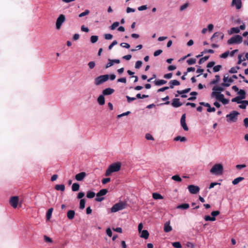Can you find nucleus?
<instances>
[{"instance_id": "f257e3e1", "label": "nucleus", "mask_w": 248, "mask_h": 248, "mask_svg": "<svg viewBox=\"0 0 248 248\" xmlns=\"http://www.w3.org/2000/svg\"><path fill=\"white\" fill-rule=\"evenodd\" d=\"M121 166L122 163L120 162H117L111 164L106 170L105 176H109L112 173L119 171L121 170Z\"/></svg>"}, {"instance_id": "f03ea898", "label": "nucleus", "mask_w": 248, "mask_h": 248, "mask_svg": "<svg viewBox=\"0 0 248 248\" xmlns=\"http://www.w3.org/2000/svg\"><path fill=\"white\" fill-rule=\"evenodd\" d=\"M212 174L216 175H222L223 172V167L221 164H216L210 170Z\"/></svg>"}, {"instance_id": "7ed1b4c3", "label": "nucleus", "mask_w": 248, "mask_h": 248, "mask_svg": "<svg viewBox=\"0 0 248 248\" xmlns=\"http://www.w3.org/2000/svg\"><path fill=\"white\" fill-rule=\"evenodd\" d=\"M109 78V75H104L97 77L94 79V83L96 85L98 86L104 82L107 81Z\"/></svg>"}, {"instance_id": "20e7f679", "label": "nucleus", "mask_w": 248, "mask_h": 248, "mask_svg": "<svg viewBox=\"0 0 248 248\" xmlns=\"http://www.w3.org/2000/svg\"><path fill=\"white\" fill-rule=\"evenodd\" d=\"M243 41L242 37L239 35H236L232 37L227 41V43L229 45L233 44H240Z\"/></svg>"}, {"instance_id": "39448f33", "label": "nucleus", "mask_w": 248, "mask_h": 248, "mask_svg": "<svg viewBox=\"0 0 248 248\" xmlns=\"http://www.w3.org/2000/svg\"><path fill=\"white\" fill-rule=\"evenodd\" d=\"M125 203L124 202H119L115 204L111 208V212L115 213L125 208Z\"/></svg>"}, {"instance_id": "423d86ee", "label": "nucleus", "mask_w": 248, "mask_h": 248, "mask_svg": "<svg viewBox=\"0 0 248 248\" xmlns=\"http://www.w3.org/2000/svg\"><path fill=\"white\" fill-rule=\"evenodd\" d=\"M239 113L236 111H232L229 114L227 115L226 118L228 121L236 122L237 120V116Z\"/></svg>"}, {"instance_id": "0eeeda50", "label": "nucleus", "mask_w": 248, "mask_h": 248, "mask_svg": "<svg viewBox=\"0 0 248 248\" xmlns=\"http://www.w3.org/2000/svg\"><path fill=\"white\" fill-rule=\"evenodd\" d=\"M65 21V16L63 14H61L57 18L56 22V27L57 30H60L62 23Z\"/></svg>"}, {"instance_id": "6e6552de", "label": "nucleus", "mask_w": 248, "mask_h": 248, "mask_svg": "<svg viewBox=\"0 0 248 248\" xmlns=\"http://www.w3.org/2000/svg\"><path fill=\"white\" fill-rule=\"evenodd\" d=\"M19 201V198L17 196H13L10 198L9 203L10 205L14 208H16L17 206Z\"/></svg>"}, {"instance_id": "1a4fd4ad", "label": "nucleus", "mask_w": 248, "mask_h": 248, "mask_svg": "<svg viewBox=\"0 0 248 248\" xmlns=\"http://www.w3.org/2000/svg\"><path fill=\"white\" fill-rule=\"evenodd\" d=\"M187 188L189 192L193 194H197L200 191L199 186L192 185L188 186Z\"/></svg>"}, {"instance_id": "9d476101", "label": "nucleus", "mask_w": 248, "mask_h": 248, "mask_svg": "<svg viewBox=\"0 0 248 248\" xmlns=\"http://www.w3.org/2000/svg\"><path fill=\"white\" fill-rule=\"evenodd\" d=\"M86 176V173L85 172H80L75 175V179L78 181H82Z\"/></svg>"}, {"instance_id": "9b49d317", "label": "nucleus", "mask_w": 248, "mask_h": 248, "mask_svg": "<svg viewBox=\"0 0 248 248\" xmlns=\"http://www.w3.org/2000/svg\"><path fill=\"white\" fill-rule=\"evenodd\" d=\"M232 6H235L237 9H240L242 6V2L241 0H232Z\"/></svg>"}, {"instance_id": "f8f14e48", "label": "nucleus", "mask_w": 248, "mask_h": 248, "mask_svg": "<svg viewBox=\"0 0 248 248\" xmlns=\"http://www.w3.org/2000/svg\"><path fill=\"white\" fill-rule=\"evenodd\" d=\"M171 105L175 108H178L182 105V103L180 102V99L178 98H174L172 100Z\"/></svg>"}, {"instance_id": "ddd939ff", "label": "nucleus", "mask_w": 248, "mask_h": 248, "mask_svg": "<svg viewBox=\"0 0 248 248\" xmlns=\"http://www.w3.org/2000/svg\"><path fill=\"white\" fill-rule=\"evenodd\" d=\"M172 230V227L170 226V222L167 221L164 224V231L165 232H169Z\"/></svg>"}, {"instance_id": "4468645a", "label": "nucleus", "mask_w": 248, "mask_h": 248, "mask_svg": "<svg viewBox=\"0 0 248 248\" xmlns=\"http://www.w3.org/2000/svg\"><path fill=\"white\" fill-rule=\"evenodd\" d=\"M114 90L110 88H107L103 91L104 95H110L114 92Z\"/></svg>"}, {"instance_id": "2eb2a0df", "label": "nucleus", "mask_w": 248, "mask_h": 248, "mask_svg": "<svg viewBox=\"0 0 248 248\" xmlns=\"http://www.w3.org/2000/svg\"><path fill=\"white\" fill-rule=\"evenodd\" d=\"M170 87L171 89L173 88L174 86H178L180 84V83L179 81L177 80H171L169 82Z\"/></svg>"}, {"instance_id": "dca6fc26", "label": "nucleus", "mask_w": 248, "mask_h": 248, "mask_svg": "<svg viewBox=\"0 0 248 248\" xmlns=\"http://www.w3.org/2000/svg\"><path fill=\"white\" fill-rule=\"evenodd\" d=\"M75 212L74 210H70L67 212V216L69 219L72 220L74 218Z\"/></svg>"}, {"instance_id": "f3484780", "label": "nucleus", "mask_w": 248, "mask_h": 248, "mask_svg": "<svg viewBox=\"0 0 248 248\" xmlns=\"http://www.w3.org/2000/svg\"><path fill=\"white\" fill-rule=\"evenodd\" d=\"M228 79H229V77L228 76H226L225 75L223 77V83H222L221 84V85L222 86H224V87H229L230 86V83H227L228 81Z\"/></svg>"}, {"instance_id": "a211bd4d", "label": "nucleus", "mask_w": 248, "mask_h": 248, "mask_svg": "<svg viewBox=\"0 0 248 248\" xmlns=\"http://www.w3.org/2000/svg\"><path fill=\"white\" fill-rule=\"evenodd\" d=\"M108 189H102L96 194V197H100L105 195L108 193Z\"/></svg>"}, {"instance_id": "6ab92c4d", "label": "nucleus", "mask_w": 248, "mask_h": 248, "mask_svg": "<svg viewBox=\"0 0 248 248\" xmlns=\"http://www.w3.org/2000/svg\"><path fill=\"white\" fill-rule=\"evenodd\" d=\"M216 37H220L221 40L223 39L224 37V34L223 33L220 32H216L214 33L213 35L212 36L211 39L216 38Z\"/></svg>"}, {"instance_id": "aec40b11", "label": "nucleus", "mask_w": 248, "mask_h": 248, "mask_svg": "<svg viewBox=\"0 0 248 248\" xmlns=\"http://www.w3.org/2000/svg\"><path fill=\"white\" fill-rule=\"evenodd\" d=\"M97 102L100 105H103L105 103L104 95H100L97 98Z\"/></svg>"}, {"instance_id": "412c9836", "label": "nucleus", "mask_w": 248, "mask_h": 248, "mask_svg": "<svg viewBox=\"0 0 248 248\" xmlns=\"http://www.w3.org/2000/svg\"><path fill=\"white\" fill-rule=\"evenodd\" d=\"M55 188L57 190L64 191L65 190V186L63 184L57 185L55 186Z\"/></svg>"}, {"instance_id": "4be33fe9", "label": "nucleus", "mask_w": 248, "mask_h": 248, "mask_svg": "<svg viewBox=\"0 0 248 248\" xmlns=\"http://www.w3.org/2000/svg\"><path fill=\"white\" fill-rule=\"evenodd\" d=\"M189 207V205L188 203H183L179 205L177 207V209H187Z\"/></svg>"}, {"instance_id": "5701e85b", "label": "nucleus", "mask_w": 248, "mask_h": 248, "mask_svg": "<svg viewBox=\"0 0 248 248\" xmlns=\"http://www.w3.org/2000/svg\"><path fill=\"white\" fill-rule=\"evenodd\" d=\"M149 233L147 230H143L141 232L140 237L145 239H147L149 237Z\"/></svg>"}, {"instance_id": "b1692460", "label": "nucleus", "mask_w": 248, "mask_h": 248, "mask_svg": "<svg viewBox=\"0 0 248 248\" xmlns=\"http://www.w3.org/2000/svg\"><path fill=\"white\" fill-rule=\"evenodd\" d=\"M244 179V177H237L235 179H234L232 182V183L233 184V185H237V184H238L240 182L242 181V180H243Z\"/></svg>"}, {"instance_id": "393cba45", "label": "nucleus", "mask_w": 248, "mask_h": 248, "mask_svg": "<svg viewBox=\"0 0 248 248\" xmlns=\"http://www.w3.org/2000/svg\"><path fill=\"white\" fill-rule=\"evenodd\" d=\"M79 185L78 183H75L72 185V190L73 191H77L79 189Z\"/></svg>"}, {"instance_id": "a878e982", "label": "nucleus", "mask_w": 248, "mask_h": 248, "mask_svg": "<svg viewBox=\"0 0 248 248\" xmlns=\"http://www.w3.org/2000/svg\"><path fill=\"white\" fill-rule=\"evenodd\" d=\"M153 198L155 200H159V199H163V197L160 194L157 193H153Z\"/></svg>"}, {"instance_id": "bb28decb", "label": "nucleus", "mask_w": 248, "mask_h": 248, "mask_svg": "<svg viewBox=\"0 0 248 248\" xmlns=\"http://www.w3.org/2000/svg\"><path fill=\"white\" fill-rule=\"evenodd\" d=\"M166 83H167V81L163 80V79L157 80H155V84L157 86H160V85L165 84Z\"/></svg>"}, {"instance_id": "cd10ccee", "label": "nucleus", "mask_w": 248, "mask_h": 248, "mask_svg": "<svg viewBox=\"0 0 248 248\" xmlns=\"http://www.w3.org/2000/svg\"><path fill=\"white\" fill-rule=\"evenodd\" d=\"M52 211H53L52 208H49L47 210L46 214V217L47 220H49L51 218V216H52Z\"/></svg>"}, {"instance_id": "c85d7f7f", "label": "nucleus", "mask_w": 248, "mask_h": 248, "mask_svg": "<svg viewBox=\"0 0 248 248\" xmlns=\"http://www.w3.org/2000/svg\"><path fill=\"white\" fill-rule=\"evenodd\" d=\"M239 32L240 29L238 27H233L231 29L230 34L238 33Z\"/></svg>"}, {"instance_id": "c756f323", "label": "nucleus", "mask_w": 248, "mask_h": 248, "mask_svg": "<svg viewBox=\"0 0 248 248\" xmlns=\"http://www.w3.org/2000/svg\"><path fill=\"white\" fill-rule=\"evenodd\" d=\"M238 94L240 95L239 96L240 97H242V99H245L246 98V92L243 90H240L238 91Z\"/></svg>"}, {"instance_id": "7c9ffc66", "label": "nucleus", "mask_w": 248, "mask_h": 248, "mask_svg": "<svg viewBox=\"0 0 248 248\" xmlns=\"http://www.w3.org/2000/svg\"><path fill=\"white\" fill-rule=\"evenodd\" d=\"M175 141L180 140L182 142L186 141V138L185 137H181L180 136H177L174 139Z\"/></svg>"}, {"instance_id": "2f4dec72", "label": "nucleus", "mask_w": 248, "mask_h": 248, "mask_svg": "<svg viewBox=\"0 0 248 248\" xmlns=\"http://www.w3.org/2000/svg\"><path fill=\"white\" fill-rule=\"evenodd\" d=\"M242 97H240L239 96H237L232 98V102H237L238 104H241V100L242 99Z\"/></svg>"}, {"instance_id": "473e14b6", "label": "nucleus", "mask_w": 248, "mask_h": 248, "mask_svg": "<svg viewBox=\"0 0 248 248\" xmlns=\"http://www.w3.org/2000/svg\"><path fill=\"white\" fill-rule=\"evenodd\" d=\"M190 90H191V88H186L183 90L177 91V92L178 94H185L186 93H188V92H189L190 91Z\"/></svg>"}, {"instance_id": "72a5a7b5", "label": "nucleus", "mask_w": 248, "mask_h": 248, "mask_svg": "<svg viewBox=\"0 0 248 248\" xmlns=\"http://www.w3.org/2000/svg\"><path fill=\"white\" fill-rule=\"evenodd\" d=\"M95 195V193L94 192L89 191L87 193V197L88 198H93Z\"/></svg>"}, {"instance_id": "f704fd0d", "label": "nucleus", "mask_w": 248, "mask_h": 248, "mask_svg": "<svg viewBox=\"0 0 248 248\" xmlns=\"http://www.w3.org/2000/svg\"><path fill=\"white\" fill-rule=\"evenodd\" d=\"M209 56H205L204 57L202 58L199 61V62H198L200 64H202L203 62H204L206 61L209 59Z\"/></svg>"}, {"instance_id": "c9c22d12", "label": "nucleus", "mask_w": 248, "mask_h": 248, "mask_svg": "<svg viewBox=\"0 0 248 248\" xmlns=\"http://www.w3.org/2000/svg\"><path fill=\"white\" fill-rule=\"evenodd\" d=\"M85 199H81L79 203V208L81 209H83L85 207Z\"/></svg>"}, {"instance_id": "e433bc0d", "label": "nucleus", "mask_w": 248, "mask_h": 248, "mask_svg": "<svg viewBox=\"0 0 248 248\" xmlns=\"http://www.w3.org/2000/svg\"><path fill=\"white\" fill-rule=\"evenodd\" d=\"M171 179L175 181L180 182L182 181L181 178L178 175H175L171 177Z\"/></svg>"}, {"instance_id": "4c0bfd02", "label": "nucleus", "mask_w": 248, "mask_h": 248, "mask_svg": "<svg viewBox=\"0 0 248 248\" xmlns=\"http://www.w3.org/2000/svg\"><path fill=\"white\" fill-rule=\"evenodd\" d=\"M90 13V11L89 10H85L84 12L79 14L78 16L79 17H81L84 16H86L89 15Z\"/></svg>"}, {"instance_id": "58836bf2", "label": "nucleus", "mask_w": 248, "mask_h": 248, "mask_svg": "<svg viewBox=\"0 0 248 248\" xmlns=\"http://www.w3.org/2000/svg\"><path fill=\"white\" fill-rule=\"evenodd\" d=\"M205 221H214L216 220V218L214 217H211L209 216H205L204 217Z\"/></svg>"}, {"instance_id": "ea45409f", "label": "nucleus", "mask_w": 248, "mask_h": 248, "mask_svg": "<svg viewBox=\"0 0 248 248\" xmlns=\"http://www.w3.org/2000/svg\"><path fill=\"white\" fill-rule=\"evenodd\" d=\"M172 245L173 247L176 248H181L182 245L179 242H175L172 243Z\"/></svg>"}, {"instance_id": "a19ab883", "label": "nucleus", "mask_w": 248, "mask_h": 248, "mask_svg": "<svg viewBox=\"0 0 248 248\" xmlns=\"http://www.w3.org/2000/svg\"><path fill=\"white\" fill-rule=\"evenodd\" d=\"M196 60L194 58H191L187 60V63H188V65L194 64L196 63Z\"/></svg>"}, {"instance_id": "79ce46f5", "label": "nucleus", "mask_w": 248, "mask_h": 248, "mask_svg": "<svg viewBox=\"0 0 248 248\" xmlns=\"http://www.w3.org/2000/svg\"><path fill=\"white\" fill-rule=\"evenodd\" d=\"M98 39V37L96 35H93L91 37V42L92 43H96Z\"/></svg>"}, {"instance_id": "37998d69", "label": "nucleus", "mask_w": 248, "mask_h": 248, "mask_svg": "<svg viewBox=\"0 0 248 248\" xmlns=\"http://www.w3.org/2000/svg\"><path fill=\"white\" fill-rule=\"evenodd\" d=\"M119 25V23L118 22H114L111 26L109 27L110 29L112 30H113L116 29Z\"/></svg>"}, {"instance_id": "c03bdc74", "label": "nucleus", "mask_w": 248, "mask_h": 248, "mask_svg": "<svg viewBox=\"0 0 248 248\" xmlns=\"http://www.w3.org/2000/svg\"><path fill=\"white\" fill-rule=\"evenodd\" d=\"M221 68L222 66L221 65H216L213 67V71L214 72H218Z\"/></svg>"}, {"instance_id": "a18cd8bd", "label": "nucleus", "mask_w": 248, "mask_h": 248, "mask_svg": "<svg viewBox=\"0 0 248 248\" xmlns=\"http://www.w3.org/2000/svg\"><path fill=\"white\" fill-rule=\"evenodd\" d=\"M213 91H219L218 92H220L223 91H224V88L221 87L214 86L213 88Z\"/></svg>"}, {"instance_id": "49530a36", "label": "nucleus", "mask_w": 248, "mask_h": 248, "mask_svg": "<svg viewBox=\"0 0 248 248\" xmlns=\"http://www.w3.org/2000/svg\"><path fill=\"white\" fill-rule=\"evenodd\" d=\"M229 54H230L229 51H227L225 52L224 53H222L221 55H220V57L223 58V59H225L229 56Z\"/></svg>"}, {"instance_id": "de8ad7c7", "label": "nucleus", "mask_w": 248, "mask_h": 248, "mask_svg": "<svg viewBox=\"0 0 248 248\" xmlns=\"http://www.w3.org/2000/svg\"><path fill=\"white\" fill-rule=\"evenodd\" d=\"M142 62L141 61H138L135 64V68L139 69L142 65Z\"/></svg>"}, {"instance_id": "09e8293b", "label": "nucleus", "mask_w": 248, "mask_h": 248, "mask_svg": "<svg viewBox=\"0 0 248 248\" xmlns=\"http://www.w3.org/2000/svg\"><path fill=\"white\" fill-rule=\"evenodd\" d=\"M108 62L106 64V65L105 66L106 69H107L108 67H110V66H111L113 65V63L112 62V60L108 59Z\"/></svg>"}, {"instance_id": "8fccbe9b", "label": "nucleus", "mask_w": 248, "mask_h": 248, "mask_svg": "<svg viewBox=\"0 0 248 248\" xmlns=\"http://www.w3.org/2000/svg\"><path fill=\"white\" fill-rule=\"evenodd\" d=\"M88 65L90 69H92L94 67L95 65V62L93 61L90 62L88 63Z\"/></svg>"}, {"instance_id": "3c124183", "label": "nucleus", "mask_w": 248, "mask_h": 248, "mask_svg": "<svg viewBox=\"0 0 248 248\" xmlns=\"http://www.w3.org/2000/svg\"><path fill=\"white\" fill-rule=\"evenodd\" d=\"M44 240L46 242L48 243H52L53 241L52 239L46 235H44Z\"/></svg>"}, {"instance_id": "603ef678", "label": "nucleus", "mask_w": 248, "mask_h": 248, "mask_svg": "<svg viewBox=\"0 0 248 248\" xmlns=\"http://www.w3.org/2000/svg\"><path fill=\"white\" fill-rule=\"evenodd\" d=\"M188 6V3H185L184 4H183V5H182L180 8V11H184V10H185L187 8V7Z\"/></svg>"}, {"instance_id": "864d4df0", "label": "nucleus", "mask_w": 248, "mask_h": 248, "mask_svg": "<svg viewBox=\"0 0 248 248\" xmlns=\"http://www.w3.org/2000/svg\"><path fill=\"white\" fill-rule=\"evenodd\" d=\"M145 138L147 140H154V137L149 133H147L145 135Z\"/></svg>"}, {"instance_id": "5fc2aeb1", "label": "nucleus", "mask_w": 248, "mask_h": 248, "mask_svg": "<svg viewBox=\"0 0 248 248\" xmlns=\"http://www.w3.org/2000/svg\"><path fill=\"white\" fill-rule=\"evenodd\" d=\"M181 126H182V127L183 128V129H184V130L185 131H188V128L186 125V124L185 122H182V123H181Z\"/></svg>"}, {"instance_id": "6e6d98bb", "label": "nucleus", "mask_w": 248, "mask_h": 248, "mask_svg": "<svg viewBox=\"0 0 248 248\" xmlns=\"http://www.w3.org/2000/svg\"><path fill=\"white\" fill-rule=\"evenodd\" d=\"M220 92H217V91H214L211 93V97H216V99L217 98V96L218 94H219Z\"/></svg>"}, {"instance_id": "4d7b16f0", "label": "nucleus", "mask_w": 248, "mask_h": 248, "mask_svg": "<svg viewBox=\"0 0 248 248\" xmlns=\"http://www.w3.org/2000/svg\"><path fill=\"white\" fill-rule=\"evenodd\" d=\"M148 97H149L148 95L143 94L142 95H141L140 93H138L136 95V97L138 98H147Z\"/></svg>"}, {"instance_id": "13d9d810", "label": "nucleus", "mask_w": 248, "mask_h": 248, "mask_svg": "<svg viewBox=\"0 0 248 248\" xmlns=\"http://www.w3.org/2000/svg\"><path fill=\"white\" fill-rule=\"evenodd\" d=\"M219 214L220 212L219 211H214L211 212V215L212 216V217H215L218 216V215H219Z\"/></svg>"}, {"instance_id": "bf43d9fd", "label": "nucleus", "mask_w": 248, "mask_h": 248, "mask_svg": "<svg viewBox=\"0 0 248 248\" xmlns=\"http://www.w3.org/2000/svg\"><path fill=\"white\" fill-rule=\"evenodd\" d=\"M126 98L127 101L128 103H130L131 101H134V100H136V97H131L128 95L126 96Z\"/></svg>"}, {"instance_id": "052dcab7", "label": "nucleus", "mask_w": 248, "mask_h": 248, "mask_svg": "<svg viewBox=\"0 0 248 248\" xmlns=\"http://www.w3.org/2000/svg\"><path fill=\"white\" fill-rule=\"evenodd\" d=\"M120 46L123 47H124L126 48H129L130 47V45L126 43H122L120 44Z\"/></svg>"}, {"instance_id": "680f3d73", "label": "nucleus", "mask_w": 248, "mask_h": 248, "mask_svg": "<svg viewBox=\"0 0 248 248\" xmlns=\"http://www.w3.org/2000/svg\"><path fill=\"white\" fill-rule=\"evenodd\" d=\"M224 98V95L220 93L218 94L217 98V100H218L219 101H221L223 100V99Z\"/></svg>"}, {"instance_id": "e2e57ef3", "label": "nucleus", "mask_w": 248, "mask_h": 248, "mask_svg": "<svg viewBox=\"0 0 248 248\" xmlns=\"http://www.w3.org/2000/svg\"><path fill=\"white\" fill-rule=\"evenodd\" d=\"M110 181V178H104L102 180V182L103 184H106L107 183L109 182Z\"/></svg>"}, {"instance_id": "0e129e2a", "label": "nucleus", "mask_w": 248, "mask_h": 248, "mask_svg": "<svg viewBox=\"0 0 248 248\" xmlns=\"http://www.w3.org/2000/svg\"><path fill=\"white\" fill-rule=\"evenodd\" d=\"M85 194L83 192H80L78 193L77 198L78 199H82V198L84 196Z\"/></svg>"}, {"instance_id": "69168bd1", "label": "nucleus", "mask_w": 248, "mask_h": 248, "mask_svg": "<svg viewBox=\"0 0 248 248\" xmlns=\"http://www.w3.org/2000/svg\"><path fill=\"white\" fill-rule=\"evenodd\" d=\"M246 167V165L245 164H240V165H237L236 166V168L238 170H241L243 168H244Z\"/></svg>"}, {"instance_id": "338daca9", "label": "nucleus", "mask_w": 248, "mask_h": 248, "mask_svg": "<svg viewBox=\"0 0 248 248\" xmlns=\"http://www.w3.org/2000/svg\"><path fill=\"white\" fill-rule=\"evenodd\" d=\"M162 50L158 49V50L155 51L154 52V55L155 57L159 55L161 53H162Z\"/></svg>"}, {"instance_id": "774afa93", "label": "nucleus", "mask_w": 248, "mask_h": 248, "mask_svg": "<svg viewBox=\"0 0 248 248\" xmlns=\"http://www.w3.org/2000/svg\"><path fill=\"white\" fill-rule=\"evenodd\" d=\"M172 76V74L170 73H168L167 74H165L164 75V78L166 79H170V78H171Z\"/></svg>"}]
</instances>
